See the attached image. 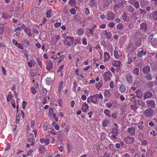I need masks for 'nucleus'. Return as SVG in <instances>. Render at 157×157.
Instances as JSON below:
<instances>
[{"label":"nucleus","instance_id":"48","mask_svg":"<svg viewBox=\"0 0 157 157\" xmlns=\"http://www.w3.org/2000/svg\"><path fill=\"white\" fill-rule=\"evenodd\" d=\"M146 78L147 79L151 80L152 78V76L150 74H149L146 75Z\"/></svg>","mask_w":157,"mask_h":157},{"label":"nucleus","instance_id":"22","mask_svg":"<svg viewBox=\"0 0 157 157\" xmlns=\"http://www.w3.org/2000/svg\"><path fill=\"white\" fill-rule=\"evenodd\" d=\"M5 29V26L2 24H1L0 25V34L1 35H3V32Z\"/></svg>","mask_w":157,"mask_h":157},{"label":"nucleus","instance_id":"34","mask_svg":"<svg viewBox=\"0 0 157 157\" xmlns=\"http://www.w3.org/2000/svg\"><path fill=\"white\" fill-rule=\"evenodd\" d=\"M24 44H25V46H28L29 45L30 42L27 39H24L23 41Z\"/></svg>","mask_w":157,"mask_h":157},{"label":"nucleus","instance_id":"25","mask_svg":"<svg viewBox=\"0 0 157 157\" xmlns=\"http://www.w3.org/2000/svg\"><path fill=\"white\" fill-rule=\"evenodd\" d=\"M130 3L132 4L136 8H137V2L136 0H131Z\"/></svg>","mask_w":157,"mask_h":157},{"label":"nucleus","instance_id":"36","mask_svg":"<svg viewBox=\"0 0 157 157\" xmlns=\"http://www.w3.org/2000/svg\"><path fill=\"white\" fill-rule=\"evenodd\" d=\"M114 56L115 57L116 59H117L119 58V56L118 55V52L117 51V50H115L114 51Z\"/></svg>","mask_w":157,"mask_h":157},{"label":"nucleus","instance_id":"23","mask_svg":"<svg viewBox=\"0 0 157 157\" xmlns=\"http://www.w3.org/2000/svg\"><path fill=\"white\" fill-rule=\"evenodd\" d=\"M120 90L122 93H123L126 90V88L125 86L124 85H121L119 88Z\"/></svg>","mask_w":157,"mask_h":157},{"label":"nucleus","instance_id":"43","mask_svg":"<svg viewBox=\"0 0 157 157\" xmlns=\"http://www.w3.org/2000/svg\"><path fill=\"white\" fill-rule=\"evenodd\" d=\"M9 94L7 96V100L9 101H10V100H11L12 97V95L10 93V92L9 93Z\"/></svg>","mask_w":157,"mask_h":157},{"label":"nucleus","instance_id":"11","mask_svg":"<svg viewBox=\"0 0 157 157\" xmlns=\"http://www.w3.org/2000/svg\"><path fill=\"white\" fill-rule=\"evenodd\" d=\"M24 31L29 37L32 36V34L31 31V29H28L25 28L24 29Z\"/></svg>","mask_w":157,"mask_h":157},{"label":"nucleus","instance_id":"52","mask_svg":"<svg viewBox=\"0 0 157 157\" xmlns=\"http://www.w3.org/2000/svg\"><path fill=\"white\" fill-rule=\"evenodd\" d=\"M111 155L110 153L105 152V153L103 157H110Z\"/></svg>","mask_w":157,"mask_h":157},{"label":"nucleus","instance_id":"1","mask_svg":"<svg viewBox=\"0 0 157 157\" xmlns=\"http://www.w3.org/2000/svg\"><path fill=\"white\" fill-rule=\"evenodd\" d=\"M90 98H91V102L95 104H97L98 103L99 98L102 99L103 98L102 95L101 94H97L94 95L90 96Z\"/></svg>","mask_w":157,"mask_h":157},{"label":"nucleus","instance_id":"29","mask_svg":"<svg viewBox=\"0 0 157 157\" xmlns=\"http://www.w3.org/2000/svg\"><path fill=\"white\" fill-rule=\"evenodd\" d=\"M104 113L106 116L110 117V112L109 109H105L104 111Z\"/></svg>","mask_w":157,"mask_h":157},{"label":"nucleus","instance_id":"32","mask_svg":"<svg viewBox=\"0 0 157 157\" xmlns=\"http://www.w3.org/2000/svg\"><path fill=\"white\" fill-rule=\"evenodd\" d=\"M111 94L110 92L108 90H105L104 93L105 95L107 97H110Z\"/></svg>","mask_w":157,"mask_h":157},{"label":"nucleus","instance_id":"59","mask_svg":"<svg viewBox=\"0 0 157 157\" xmlns=\"http://www.w3.org/2000/svg\"><path fill=\"white\" fill-rule=\"evenodd\" d=\"M105 105L108 108H110L112 106V104L110 102H107L106 103Z\"/></svg>","mask_w":157,"mask_h":157},{"label":"nucleus","instance_id":"58","mask_svg":"<svg viewBox=\"0 0 157 157\" xmlns=\"http://www.w3.org/2000/svg\"><path fill=\"white\" fill-rule=\"evenodd\" d=\"M2 71L3 72V74L4 75H6V70L5 68L3 67H2Z\"/></svg>","mask_w":157,"mask_h":157},{"label":"nucleus","instance_id":"47","mask_svg":"<svg viewBox=\"0 0 157 157\" xmlns=\"http://www.w3.org/2000/svg\"><path fill=\"white\" fill-rule=\"evenodd\" d=\"M153 18L154 20L157 19V11H155L153 13Z\"/></svg>","mask_w":157,"mask_h":157},{"label":"nucleus","instance_id":"42","mask_svg":"<svg viewBox=\"0 0 157 157\" xmlns=\"http://www.w3.org/2000/svg\"><path fill=\"white\" fill-rule=\"evenodd\" d=\"M136 102H135V104L133 105H131V107L132 108V109L133 110H136Z\"/></svg>","mask_w":157,"mask_h":157},{"label":"nucleus","instance_id":"28","mask_svg":"<svg viewBox=\"0 0 157 157\" xmlns=\"http://www.w3.org/2000/svg\"><path fill=\"white\" fill-rule=\"evenodd\" d=\"M110 122V121L109 120H105L102 124L103 126L104 127H106L107 125Z\"/></svg>","mask_w":157,"mask_h":157},{"label":"nucleus","instance_id":"27","mask_svg":"<svg viewBox=\"0 0 157 157\" xmlns=\"http://www.w3.org/2000/svg\"><path fill=\"white\" fill-rule=\"evenodd\" d=\"M112 134L116 135H118V131L117 129L116 128H113L112 129Z\"/></svg>","mask_w":157,"mask_h":157},{"label":"nucleus","instance_id":"40","mask_svg":"<svg viewBox=\"0 0 157 157\" xmlns=\"http://www.w3.org/2000/svg\"><path fill=\"white\" fill-rule=\"evenodd\" d=\"M127 109V106L125 105H122V106L121 110L122 111V112L123 113H124L125 110Z\"/></svg>","mask_w":157,"mask_h":157},{"label":"nucleus","instance_id":"38","mask_svg":"<svg viewBox=\"0 0 157 157\" xmlns=\"http://www.w3.org/2000/svg\"><path fill=\"white\" fill-rule=\"evenodd\" d=\"M36 62L37 63H38L39 66H40V67L42 66V64L41 61V59L40 58H37Z\"/></svg>","mask_w":157,"mask_h":157},{"label":"nucleus","instance_id":"30","mask_svg":"<svg viewBox=\"0 0 157 157\" xmlns=\"http://www.w3.org/2000/svg\"><path fill=\"white\" fill-rule=\"evenodd\" d=\"M123 4L121 3H120L118 5H115L114 6V9L116 10H117L121 6H123Z\"/></svg>","mask_w":157,"mask_h":157},{"label":"nucleus","instance_id":"46","mask_svg":"<svg viewBox=\"0 0 157 157\" xmlns=\"http://www.w3.org/2000/svg\"><path fill=\"white\" fill-rule=\"evenodd\" d=\"M58 103L60 106L62 107L63 106V101L61 99H59L58 100Z\"/></svg>","mask_w":157,"mask_h":157},{"label":"nucleus","instance_id":"5","mask_svg":"<svg viewBox=\"0 0 157 157\" xmlns=\"http://www.w3.org/2000/svg\"><path fill=\"white\" fill-rule=\"evenodd\" d=\"M153 113V111L151 109H148L146 110L144 112L145 116L147 117H150L152 115Z\"/></svg>","mask_w":157,"mask_h":157},{"label":"nucleus","instance_id":"20","mask_svg":"<svg viewBox=\"0 0 157 157\" xmlns=\"http://www.w3.org/2000/svg\"><path fill=\"white\" fill-rule=\"evenodd\" d=\"M84 31L82 29L80 28L78 29L77 30V33L78 35H82L83 34Z\"/></svg>","mask_w":157,"mask_h":157},{"label":"nucleus","instance_id":"62","mask_svg":"<svg viewBox=\"0 0 157 157\" xmlns=\"http://www.w3.org/2000/svg\"><path fill=\"white\" fill-rule=\"evenodd\" d=\"M33 32L34 33H35L36 34H38V32L37 29H36L33 28Z\"/></svg>","mask_w":157,"mask_h":157},{"label":"nucleus","instance_id":"4","mask_svg":"<svg viewBox=\"0 0 157 157\" xmlns=\"http://www.w3.org/2000/svg\"><path fill=\"white\" fill-rule=\"evenodd\" d=\"M112 76L111 73L109 71L105 72L103 75L105 80L106 81L110 80V78Z\"/></svg>","mask_w":157,"mask_h":157},{"label":"nucleus","instance_id":"7","mask_svg":"<svg viewBox=\"0 0 157 157\" xmlns=\"http://www.w3.org/2000/svg\"><path fill=\"white\" fill-rule=\"evenodd\" d=\"M124 141L128 144H130L134 141V139L131 137L128 136L124 138Z\"/></svg>","mask_w":157,"mask_h":157},{"label":"nucleus","instance_id":"54","mask_svg":"<svg viewBox=\"0 0 157 157\" xmlns=\"http://www.w3.org/2000/svg\"><path fill=\"white\" fill-rule=\"evenodd\" d=\"M136 96H133L132 98L131 99V101L133 102L134 104L135 103V102H136Z\"/></svg>","mask_w":157,"mask_h":157},{"label":"nucleus","instance_id":"9","mask_svg":"<svg viewBox=\"0 0 157 157\" xmlns=\"http://www.w3.org/2000/svg\"><path fill=\"white\" fill-rule=\"evenodd\" d=\"M151 45L154 48H157V39L153 38L151 41Z\"/></svg>","mask_w":157,"mask_h":157},{"label":"nucleus","instance_id":"10","mask_svg":"<svg viewBox=\"0 0 157 157\" xmlns=\"http://www.w3.org/2000/svg\"><path fill=\"white\" fill-rule=\"evenodd\" d=\"M127 131L130 135H133L135 133V130L133 128H128L127 129Z\"/></svg>","mask_w":157,"mask_h":157},{"label":"nucleus","instance_id":"56","mask_svg":"<svg viewBox=\"0 0 157 157\" xmlns=\"http://www.w3.org/2000/svg\"><path fill=\"white\" fill-rule=\"evenodd\" d=\"M82 43L83 44H84V45L87 44V42L86 39V38H84L82 39Z\"/></svg>","mask_w":157,"mask_h":157},{"label":"nucleus","instance_id":"14","mask_svg":"<svg viewBox=\"0 0 157 157\" xmlns=\"http://www.w3.org/2000/svg\"><path fill=\"white\" fill-rule=\"evenodd\" d=\"M121 63L120 61H114L113 62V66L118 67L120 66Z\"/></svg>","mask_w":157,"mask_h":157},{"label":"nucleus","instance_id":"12","mask_svg":"<svg viewBox=\"0 0 157 157\" xmlns=\"http://www.w3.org/2000/svg\"><path fill=\"white\" fill-rule=\"evenodd\" d=\"M127 81L129 83H131L132 81V76L130 74H128L126 75Z\"/></svg>","mask_w":157,"mask_h":157},{"label":"nucleus","instance_id":"39","mask_svg":"<svg viewBox=\"0 0 157 157\" xmlns=\"http://www.w3.org/2000/svg\"><path fill=\"white\" fill-rule=\"evenodd\" d=\"M53 113H53V109L52 108H50L49 109L48 113V114L49 115V116L50 117L52 116V115H53Z\"/></svg>","mask_w":157,"mask_h":157},{"label":"nucleus","instance_id":"16","mask_svg":"<svg viewBox=\"0 0 157 157\" xmlns=\"http://www.w3.org/2000/svg\"><path fill=\"white\" fill-rule=\"evenodd\" d=\"M88 108V105L86 103H84L82 105V110L83 112H85Z\"/></svg>","mask_w":157,"mask_h":157},{"label":"nucleus","instance_id":"3","mask_svg":"<svg viewBox=\"0 0 157 157\" xmlns=\"http://www.w3.org/2000/svg\"><path fill=\"white\" fill-rule=\"evenodd\" d=\"M53 63L51 60L46 61V68L48 71H50L53 68Z\"/></svg>","mask_w":157,"mask_h":157},{"label":"nucleus","instance_id":"13","mask_svg":"<svg viewBox=\"0 0 157 157\" xmlns=\"http://www.w3.org/2000/svg\"><path fill=\"white\" fill-rule=\"evenodd\" d=\"M150 71V68L149 66H145L143 69V71L144 73H147Z\"/></svg>","mask_w":157,"mask_h":157},{"label":"nucleus","instance_id":"50","mask_svg":"<svg viewBox=\"0 0 157 157\" xmlns=\"http://www.w3.org/2000/svg\"><path fill=\"white\" fill-rule=\"evenodd\" d=\"M26 105V102L25 101H23L22 102V108L23 109H25V107Z\"/></svg>","mask_w":157,"mask_h":157},{"label":"nucleus","instance_id":"24","mask_svg":"<svg viewBox=\"0 0 157 157\" xmlns=\"http://www.w3.org/2000/svg\"><path fill=\"white\" fill-rule=\"evenodd\" d=\"M38 12V10H33L31 13V15L34 17H37V13Z\"/></svg>","mask_w":157,"mask_h":157},{"label":"nucleus","instance_id":"57","mask_svg":"<svg viewBox=\"0 0 157 157\" xmlns=\"http://www.w3.org/2000/svg\"><path fill=\"white\" fill-rule=\"evenodd\" d=\"M108 25L110 27L112 28L114 26V24L113 22H110L108 24Z\"/></svg>","mask_w":157,"mask_h":157},{"label":"nucleus","instance_id":"53","mask_svg":"<svg viewBox=\"0 0 157 157\" xmlns=\"http://www.w3.org/2000/svg\"><path fill=\"white\" fill-rule=\"evenodd\" d=\"M64 56H62L59 58V60L58 61V63H60L62 61V59H63L64 58Z\"/></svg>","mask_w":157,"mask_h":157},{"label":"nucleus","instance_id":"49","mask_svg":"<svg viewBox=\"0 0 157 157\" xmlns=\"http://www.w3.org/2000/svg\"><path fill=\"white\" fill-rule=\"evenodd\" d=\"M106 25L105 24H102L99 26V28L101 29H105L106 28Z\"/></svg>","mask_w":157,"mask_h":157},{"label":"nucleus","instance_id":"63","mask_svg":"<svg viewBox=\"0 0 157 157\" xmlns=\"http://www.w3.org/2000/svg\"><path fill=\"white\" fill-rule=\"evenodd\" d=\"M113 84L114 82L113 81H111L110 82L109 86L112 89L113 88Z\"/></svg>","mask_w":157,"mask_h":157},{"label":"nucleus","instance_id":"35","mask_svg":"<svg viewBox=\"0 0 157 157\" xmlns=\"http://www.w3.org/2000/svg\"><path fill=\"white\" fill-rule=\"evenodd\" d=\"M102 85V82H101L100 81V82L96 84V87L98 89H99L101 86Z\"/></svg>","mask_w":157,"mask_h":157},{"label":"nucleus","instance_id":"55","mask_svg":"<svg viewBox=\"0 0 157 157\" xmlns=\"http://www.w3.org/2000/svg\"><path fill=\"white\" fill-rule=\"evenodd\" d=\"M61 25V23L60 22H56L54 25V26L56 27H58L60 26Z\"/></svg>","mask_w":157,"mask_h":157},{"label":"nucleus","instance_id":"26","mask_svg":"<svg viewBox=\"0 0 157 157\" xmlns=\"http://www.w3.org/2000/svg\"><path fill=\"white\" fill-rule=\"evenodd\" d=\"M68 3L72 6H74L76 4V2L75 0H70Z\"/></svg>","mask_w":157,"mask_h":157},{"label":"nucleus","instance_id":"37","mask_svg":"<svg viewBox=\"0 0 157 157\" xmlns=\"http://www.w3.org/2000/svg\"><path fill=\"white\" fill-rule=\"evenodd\" d=\"M52 12V10H49L46 13V17L48 18H50L51 17V14Z\"/></svg>","mask_w":157,"mask_h":157},{"label":"nucleus","instance_id":"6","mask_svg":"<svg viewBox=\"0 0 157 157\" xmlns=\"http://www.w3.org/2000/svg\"><path fill=\"white\" fill-rule=\"evenodd\" d=\"M106 19L108 20H113L115 18V15L111 12H109L106 15Z\"/></svg>","mask_w":157,"mask_h":157},{"label":"nucleus","instance_id":"60","mask_svg":"<svg viewBox=\"0 0 157 157\" xmlns=\"http://www.w3.org/2000/svg\"><path fill=\"white\" fill-rule=\"evenodd\" d=\"M64 68V66L63 65H62L61 66L59 69L58 72H61L63 70Z\"/></svg>","mask_w":157,"mask_h":157},{"label":"nucleus","instance_id":"2","mask_svg":"<svg viewBox=\"0 0 157 157\" xmlns=\"http://www.w3.org/2000/svg\"><path fill=\"white\" fill-rule=\"evenodd\" d=\"M74 40V39L73 37L68 36L65 39L64 43L68 47H70L73 44Z\"/></svg>","mask_w":157,"mask_h":157},{"label":"nucleus","instance_id":"61","mask_svg":"<svg viewBox=\"0 0 157 157\" xmlns=\"http://www.w3.org/2000/svg\"><path fill=\"white\" fill-rule=\"evenodd\" d=\"M31 90L32 93L33 94H35L36 93L35 89L33 87L31 88Z\"/></svg>","mask_w":157,"mask_h":157},{"label":"nucleus","instance_id":"64","mask_svg":"<svg viewBox=\"0 0 157 157\" xmlns=\"http://www.w3.org/2000/svg\"><path fill=\"white\" fill-rule=\"evenodd\" d=\"M85 14L87 15H88V14H89V13H90L89 10L88 8H87L85 9Z\"/></svg>","mask_w":157,"mask_h":157},{"label":"nucleus","instance_id":"51","mask_svg":"<svg viewBox=\"0 0 157 157\" xmlns=\"http://www.w3.org/2000/svg\"><path fill=\"white\" fill-rule=\"evenodd\" d=\"M16 46H17L18 48L20 49H23V47L22 46L20 43H18Z\"/></svg>","mask_w":157,"mask_h":157},{"label":"nucleus","instance_id":"18","mask_svg":"<svg viewBox=\"0 0 157 157\" xmlns=\"http://www.w3.org/2000/svg\"><path fill=\"white\" fill-rule=\"evenodd\" d=\"M35 63V62L34 59H32L31 60L30 62H29L28 63V64L29 67H32L34 65Z\"/></svg>","mask_w":157,"mask_h":157},{"label":"nucleus","instance_id":"15","mask_svg":"<svg viewBox=\"0 0 157 157\" xmlns=\"http://www.w3.org/2000/svg\"><path fill=\"white\" fill-rule=\"evenodd\" d=\"M104 57H105V61H109V59L110 58V55L109 53L107 52H104Z\"/></svg>","mask_w":157,"mask_h":157},{"label":"nucleus","instance_id":"44","mask_svg":"<svg viewBox=\"0 0 157 157\" xmlns=\"http://www.w3.org/2000/svg\"><path fill=\"white\" fill-rule=\"evenodd\" d=\"M106 38L108 39H110L112 37V35L110 32H108L106 36Z\"/></svg>","mask_w":157,"mask_h":157},{"label":"nucleus","instance_id":"21","mask_svg":"<svg viewBox=\"0 0 157 157\" xmlns=\"http://www.w3.org/2000/svg\"><path fill=\"white\" fill-rule=\"evenodd\" d=\"M152 95V93L150 92H148L144 94V98L145 99H147L148 98L151 97Z\"/></svg>","mask_w":157,"mask_h":157},{"label":"nucleus","instance_id":"31","mask_svg":"<svg viewBox=\"0 0 157 157\" xmlns=\"http://www.w3.org/2000/svg\"><path fill=\"white\" fill-rule=\"evenodd\" d=\"M39 151L40 153H43L45 152L44 147H40L39 149Z\"/></svg>","mask_w":157,"mask_h":157},{"label":"nucleus","instance_id":"45","mask_svg":"<svg viewBox=\"0 0 157 157\" xmlns=\"http://www.w3.org/2000/svg\"><path fill=\"white\" fill-rule=\"evenodd\" d=\"M19 113L18 114L17 116H16V122L17 123H18L20 121V116L19 115Z\"/></svg>","mask_w":157,"mask_h":157},{"label":"nucleus","instance_id":"41","mask_svg":"<svg viewBox=\"0 0 157 157\" xmlns=\"http://www.w3.org/2000/svg\"><path fill=\"white\" fill-rule=\"evenodd\" d=\"M70 12V13L73 15H75L76 13V10L74 8L71 9Z\"/></svg>","mask_w":157,"mask_h":157},{"label":"nucleus","instance_id":"8","mask_svg":"<svg viewBox=\"0 0 157 157\" xmlns=\"http://www.w3.org/2000/svg\"><path fill=\"white\" fill-rule=\"evenodd\" d=\"M147 104L149 107L153 108L155 106V102L152 100H149L147 101Z\"/></svg>","mask_w":157,"mask_h":157},{"label":"nucleus","instance_id":"17","mask_svg":"<svg viewBox=\"0 0 157 157\" xmlns=\"http://www.w3.org/2000/svg\"><path fill=\"white\" fill-rule=\"evenodd\" d=\"M140 26L141 30L143 31L144 32H146V25L145 23H141L140 25Z\"/></svg>","mask_w":157,"mask_h":157},{"label":"nucleus","instance_id":"19","mask_svg":"<svg viewBox=\"0 0 157 157\" xmlns=\"http://www.w3.org/2000/svg\"><path fill=\"white\" fill-rule=\"evenodd\" d=\"M146 52H143V51L141 49H140V50H139V51H138V56H141L143 55H144L146 54Z\"/></svg>","mask_w":157,"mask_h":157},{"label":"nucleus","instance_id":"33","mask_svg":"<svg viewBox=\"0 0 157 157\" xmlns=\"http://www.w3.org/2000/svg\"><path fill=\"white\" fill-rule=\"evenodd\" d=\"M123 24L120 23L118 24L116 26V28L119 30H121L123 28Z\"/></svg>","mask_w":157,"mask_h":157}]
</instances>
